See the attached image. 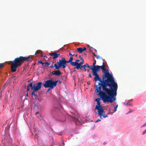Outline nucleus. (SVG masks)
<instances>
[{"label": "nucleus", "mask_w": 146, "mask_h": 146, "mask_svg": "<svg viewBox=\"0 0 146 146\" xmlns=\"http://www.w3.org/2000/svg\"><path fill=\"white\" fill-rule=\"evenodd\" d=\"M103 75V80H101L98 73H93V75L95 76V81L100 82L98 85H95V87L97 95L101 98L104 103H112L117 100L116 96L118 86L108 70Z\"/></svg>", "instance_id": "nucleus-1"}, {"label": "nucleus", "mask_w": 146, "mask_h": 146, "mask_svg": "<svg viewBox=\"0 0 146 146\" xmlns=\"http://www.w3.org/2000/svg\"><path fill=\"white\" fill-rule=\"evenodd\" d=\"M32 57L30 56L26 57L20 56L15 58L13 61H10L8 62L9 64H11V69L12 72L16 71L17 68L22 64V63L24 62H28L32 60Z\"/></svg>", "instance_id": "nucleus-2"}, {"label": "nucleus", "mask_w": 146, "mask_h": 146, "mask_svg": "<svg viewBox=\"0 0 146 146\" xmlns=\"http://www.w3.org/2000/svg\"><path fill=\"white\" fill-rule=\"evenodd\" d=\"M101 98H98L96 99L95 101L97 102V105H96L95 108V110H98L97 112H96L95 111L96 113L100 115V119H98L97 120L95 121V122L96 123L99 121H101V119H102L103 118H106L108 117L107 115H105V112L104 111V109L102 107L100 104V101L101 100Z\"/></svg>", "instance_id": "nucleus-3"}, {"label": "nucleus", "mask_w": 146, "mask_h": 146, "mask_svg": "<svg viewBox=\"0 0 146 146\" xmlns=\"http://www.w3.org/2000/svg\"><path fill=\"white\" fill-rule=\"evenodd\" d=\"M71 58H70L68 61L65 60V58L62 57L61 59L59 60L57 62V64H54V67L56 69L58 70L61 67L62 68H65L67 65V63H70L71 61Z\"/></svg>", "instance_id": "nucleus-4"}, {"label": "nucleus", "mask_w": 146, "mask_h": 146, "mask_svg": "<svg viewBox=\"0 0 146 146\" xmlns=\"http://www.w3.org/2000/svg\"><path fill=\"white\" fill-rule=\"evenodd\" d=\"M79 58H80V59L82 60V62H80L79 63H78L80 61L79 60L76 59V62H74L72 61L73 60V57H70V58H72L71 59V61L70 62L71 65L73 66H75V68L78 70L80 69V66L84 63V62L83 58L81 57L80 55L79 56Z\"/></svg>", "instance_id": "nucleus-5"}, {"label": "nucleus", "mask_w": 146, "mask_h": 146, "mask_svg": "<svg viewBox=\"0 0 146 146\" xmlns=\"http://www.w3.org/2000/svg\"><path fill=\"white\" fill-rule=\"evenodd\" d=\"M58 81L55 80V81H53L52 79L48 80L45 82L43 85L45 88H50L52 89L56 86L57 83Z\"/></svg>", "instance_id": "nucleus-6"}, {"label": "nucleus", "mask_w": 146, "mask_h": 146, "mask_svg": "<svg viewBox=\"0 0 146 146\" xmlns=\"http://www.w3.org/2000/svg\"><path fill=\"white\" fill-rule=\"evenodd\" d=\"M42 84L43 83L42 82H39L36 83V86H35V84L31 83L27 86L26 92H28V91L29 90V87H31V89L33 90H34V91H38L41 89L42 85Z\"/></svg>", "instance_id": "nucleus-7"}, {"label": "nucleus", "mask_w": 146, "mask_h": 146, "mask_svg": "<svg viewBox=\"0 0 146 146\" xmlns=\"http://www.w3.org/2000/svg\"><path fill=\"white\" fill-rule=\"evenodd\" d=\"M72 113L76 116L72 118L73 121L77 125L82 124V120L80 117H78L77 113L76 112H74Z\"/></svg>", "instance_id": "nucleus-8"}, {"label": "nucleus", "mask_w": 146, "mask_h": 146, "mask_svg": "<svg viewBox=\"0 0 146 146\" xmlns=\"http://www.w3.org/2000/svg\"><path fill=\"white\" fill-rule=\"evenodd\" d=\"M49 54L51 56H52V58L53 59H55L57 58L58 56L60 55V53H57L56 52H54L53 53H50Z\"/></svg>", "instance_id": "nucleus-9"}, {"label": "nucleus", "mask_w": 146, "mask_h": 146, "mask_svg": "<svg viewBox=\"0 0 146 146\" xmlns=\"http://www.w3.org/2000/svg\"><path fill=\"white\" fill-rule=\"evenodd\" d=\"M94 68H92V73H97V72L100 70L99 66H94Z\"/></svg>", "instance_id": "nucleus-10"}, {"label": "nucleus", "mask_w": 146, "mask_h": 146, "mask_svg": "<svg viewBox=\"0 0 146 146\" xmlns=\"http://www.w3.org/2000/svg\"><path fill=\"white\" fill-rule=\"evenodd\" d=\"M51 73H52L50 74V75L53 74L56 76H59L61 74L60 71L58 70L56 71H53Z\"/></svg>", "instance_id": "nucleus-11"}, {"label": "nucleus", "mask_w": 146, "mask_h": 146, "mask_svg": "<svg viewBox=\"0 0 146 146\" xmlns=\"http://www.w3.org/2000/svg\"><path fill=\"white\" fill-rule=\"evenodd\" d=\"M90 66H89V65L88 64H86L84 65H81V66L80 67V69L81 70H83V68H90Z\"/></svg>", "instance_id": "nucleus-12"}, {"label": "nucleus", "mask_w": 146, "mask_h": 146, "mask_svg": "<svg viewBox=\"0 0 146 146\" xmlns=\"http://www.w3.org/2000/svg\"><path fill=\"white\" fill-rule=\"evenodd\" d=\"M100 69L101 68L103 70V72L104 73V74H105V72H106V71L107 70H106L105 68V65L103 64L102 66H100Z\"/></svg>", "instance_id": "nucleus-13"}, {"label": "nucleus", "mask_w": 146, "mask_h": 146, "mask_svg": "<svg viewBox=\"0 0 146 146\" xmlns=\"http://www.w3.org/2000/svg\"><path fill=\"white\" fill-rule=\"evenodd\" d=\"M77 50L80 53H82L83 51L82 48L81 47L77 48Z\"/></svg>", "instance_id": "nucleus-14"}, {"label": "nucleus", "mask_w": 146, "mask_h": 146, "mask_svg": "<svg viewBox=\"0 0 146 146\" xmlns=\"http://www.w3.org/2000/svg\"><path fill=\"white\" fill-rule=\"evenodd\" d=\"M34 91V90H33L31 94L32 95H34L35 97V99L36 100V95L35 94V91Z\"/></svg>", "instance_id": "nucleus-15"}, {"label": "nucleus", "mask_w": 146, "mask_h": 146, "mask_svg": "<svg viewBox=\"0 0 146 146\" xmlns=\"http://www.w3.org/2000/svg\"><path fill=\"white\" fill-rule=\"evenodd\" d=\"M35 115L38 118H40L41 117V115H40L39 112H37L35 113Z\"/></svg>", "instance_id": "nucleus-16"}, {"label": "nucleus", "mask_w": 146, "mask_h": 146, "mask_svg": "<svg viewBox=\"0 0 146 146\" xmlns=\"http://www.w3.org/2000/svg\"><path fill=\"white\" fill-rule=\"evenodd\" d=\"M4 65V63H0V70L1 69Z\"/></svg>", "instance_id": "nucleus-17"}, {"label": "nucleus", "mask_w": 146, "mask_h": 146, "mask_svg": "<svg viewBox=\"0 0 146 146\" xmlns=\"http://www.w3.org/2000/svg\"><path fill=\"white\" fill-rule=\"evenodd\" d=\"M118 105L117 104L116 106L115 107V108H114V112H115L116 111L117 108L118 107Z\"/></svg>", "instance_id": "nucleus-18"}, {"label": "nucleus", "mask_w": 146, "mask_h": 146, "mask_svg": "<svg viewBox=\"0 0 146 146\" xmlns=\"http://www.w3.org/2000/svg\"><path fill=\"white\" fill-rule=\"evenodd\" d=\"M53 110L54 111H58L59 110V109L57 108H55Z\"/></svg>", "instance_id": "nucleus-19"}, {"label": "nucleus", "mask_w": 146, "mask_h": 146, "mask_svg": "<svg viewBox=\"0 0 146 146\" xmlns=\"http://www.w3.org/2000/svg\"><path fill=\"white\" fill-rule=\"evenodd\" d=\"M40 52V50H38L35 52V54H36Z\"/></svg>", "instance_id": "nucleus-20"}, {"label": "nucleus", "mask_w": 146, "mask_h": 146, "mask_svg": "<svg viewBox=\"0 0 146 146\" xmlns=\"http://www.w3.org/2000/svg\"><path fill=\"white\" fill-rule=\"evenodd\" d=\"M84 70V71H86L87 70H88V71H89V70H87L85 68H83V70Z\"/></svg>", "instance_id": "nucleus-21"}, {"label": "nucleus", "mask_w": 146, "mask_h": 146, "mask_svg": "<svg viewBox=\"0 0 146 146\" xmlns=\"http://www.w3.org/2000/svg\"><path fill=\"white\" fill-rule=\"evenodd\" d=\"M44 64H45V65H46L47 66H48L50 65V63L48 62H45L44 63Z\"/></svg>", "instance_id": "nucleus-22"}, {"label": "nucleus", "mask_w": 146, "mask_h": 146, "mask_svg": "<svg viewBox=\"0 0 146 146\" xmlns=\"http://www.w3.org/2000/svg\"><path fill=\"white\" fill-rule=\"evenodd\" d=\"M90 66V68L89 69H91V70H92V69L94 68V66L93 65V66Z\"/></svg>", "instance_id": "nucleus-23"}, {"label": "nucleus", "mask_w": 146, "mask_h": 146, "mask_svg": "<svg viewBox=\"0 0 146 146\" xmlns=\"http://www.w3.org/2000/svg\"><path fill=\"white\" fill-rule=\"evenodd\" d=\"M96 61L95 60H94V63H93V65L94 66H95V64H96Z\"/></svg>", "instance_id": "nucleus-24"}, {"label": "nucleus", "mask_w": 146, "mask_h": 146, "mask_svg": "<svg viewBox=\"0 0 146 146\" xmlns=\"http://www.w3.org/2000/svg\"><path fill=\"white\" fill-rule=\"evenodd\" d=\"M39 63H40L41 64H42L43 65V64H44V63L43 62L41 61L40 60V61H39Z\"/></svg>", "instance_id": "nucleus-25"}, {"label": "nucleus", "mask_w": 146, "mask_h": 146, "mask_svg": "<svg viewBox=\"0 0 146 146\" xmlns=\"http://www.w3.org/2000/svg\"><path fill=\"white\" fill-rule=\"evenodd\" d=\"M97 56V59H98L99 58L102 59V58L100 56L98 55Z\"/></svg>", "instance_id": "nucleus-26"}, {"label": "nucleus", "mask_w": 146, "mask_h": 146, "mask_svg": "<svg viewBox=\"0 0 146 146\" xmlns=\"http://www.w3.org/2000/svg\"><path fill=\"white\" fill-rule=\"evenodd\" d=\"M48 88L47 89V91L46 92V93H47L50 90V89H51V88Z\"/></svg>", "instance_id": "nucleus-27"}, {"label": "nucleus", "mask_w": 146, "mask_h": 146, "mask_svg": "<svg viewBox=\"0 0 146 146\" xmlns=\"http://www.w3.org/2000/svg\"><path fill=\"white\" fill-rule=\"evenodd\" d=\"M124 104H125V105L126 106L130 105V104H129L128 102L127 103H124Z\"/></svg>", "instance_id": "nucleus-28"}, {"label": "nucleus", "mask_w": 146, "mask_h": 146, "mask_svg": "<svg viewBox=\"0 0 146 146\" xmlns=\"http://www.w3.org/2000/svg\"><path fill=\"white\" fill-rule=\"evenodd\" d=\"M83 51L86 50V48L85 47H84L83 48H82Z\"/></svg>", "instance_id": "nucleus-29"}, {"label": "nucleus", "mask_w": 146, "mask_h": 146, "mask_svg": "<svg viewBox=\"0 0 146 146\" xmlns=\"http://www.w3.org/2000/svg\"><path fill=\"white\" fill-rule=\"evenodd\" d=\"M146 133V129L143 132V135Z\"/></svg>", "instance_id": "nucleus-30"}, {"label": "nucleus", "mask_w": 146, "mask_h": 146, "mask_svg": "<svg viewBox=\"0 0 146 146\" xmlns=\"http://www.w3.org/2000/svg\"><path fill=\"white\" fill-rule=\"evenodd\" d=\"M72 54L70 52H69V56L72 57Z\"/></svg>", "instance_id": "nucleus-31"}, {"label": "nucleus", "mask_w": 146, "mask_h": 146, "mask_svg": "<svg viewBox=\"0 0 146 146\" xmlns=\"http://www.w3.org/2000/svg\"><path fill=\"white\" fill-rule=\"evenodd\" d=\"M2 96V92H0V99L1 98Z\"/></svg>", "instance_id": "nucleus-32"}, {"label": "nucleus", "mask_w": 146, "mask_h": 146, "mask_svg": "<svg viewBox=\"0 0 146 146\" xmlns=\"http://www.w3.org/2000/svg\"><path fill=\"white\" fill-rule=\"evenodd\" d=\"M145 126H146V123H145L141 127H144Z\"/></svg>", "instance_id": "nucleus-33"}, {"label": "nucleus", "mask_w": 146, "mask_h": 146, "mask_svg": "<svg viewBox=\"0 0 146 146\" xmlns=\"http://www.w3.org/2000/svg\"><path fill=\"white\" fill-rule=\"evenodd\" d=\"M36 135L37 136H39L40 135V133H36Z\"/></svg>", "instance_id": "nucleus-34"}, {"label": "nucleus", "mask_w": 146, "mask_h": 146, "mask_svg": "<svg viewBox=\"0 0 146 146\" xmlns=\"http://www.w3.org/2000/svg\"><path fill=\"white\" fill-rule=\"evenodd\" d=\"M92 53L93 54L94 56H97V55L96 54L94 53L93 52Z\"/></svg>", "instance_id": "nucleus-35"}, {"label": "nucleus", "mask_w": 146, "mask_h": 146, "mask_svg": "<svg viewBox=\"0 0 146 146\" xmlns=\"http://www.w3.org/2000/svg\"><path fill=\"white\" fill-rule=\"evenodd\" d=\"M89 76L90 78H91L92 77V75L91 74H89Z\"/></svg>", "instance_id": "nucleus-36"}, {"label": "nucleus", "mask_w": 146, "mask_h": 146, "mask_svg": "<svg viewBox=\"0 0 146 146\" xmlns=\"http://www.w3.org/2000/svg\"><path fill=\"white\" fill-rule=\"evenodd\" d=\"M26 96L27 97L28 96V92H26Z\"/></svg>", "instance_id": "nucleus-37"}, {"label": "nucleus", "mask_w": 146, "mask_h": 146, "mask_svg": "<svg viewBox=\"0 0 146 146\" xmlns=\"http://www.w3.org/2000/svg\"><path fill=\"white\" fill-rule=\"evenodd\" d=\"M54 66H53V65H51V66H50V67L51 68H54Z\"/></svg>", "instance_id": "nucleus-38"}, {"label": "nucleus", "mask_w": 146, "mask_h": 146, "mask_svg": "<svg viewBox=\"0 0 146 146\" xmlns=\"http://www.w3.org/2000/svg\"><path fill=\"white\" fill-rule=\"evenodd\" d=\"M74 56H75L76 57H77V58H78V55H77V54H76V55H74Z\"/></svg>", "instance_id": "nucleus-39"}, {"label": "nucleus", "mask_w": 146, "mask_h": 146, "mask_svg": "<svg viewBox=\"0 0 146 146\" xmlns=\"http://www.w3.org/2000/svg\"><path fill=\"white\" fill-rule=\"evenodd\" d=\"M76 70H74L72 72H73L76 71Z\"/></svg>", "instance_id": "nucleus-40"}, {"label": "nucleus", "mask_w": 146, "mask_h": 146, "mask_svg": "<svg viewBox=\"0 0 146 146\" xmlns=\"http://www.w3.org/2000/svg\"><path fill=\"white\" fill-rule=\"evenodd\" d=\"M74 55H75V54H72V57H73V56H74Z\"/></svg>", "instance_id": "nucleus-41"}, {"label": "nucleus", "mask_w": 146, "mask_h": 146, "mask_svg": "<svg viewBox=\"0 0 146 146\" xmlns=\"http://www.w3.org/2000/svg\"><path fill=\"white\" fill-rule=\"evenodd\" d=\"M63 79H64L65 80L66 79V78H63Z\"/></svg>", "instance_id": "nucleus-42"}, {"label": "nucleus", "mask_w": 146, "mask_h": 146, "mask_svg": "<svg viewBox=\"0 0 146 146\" xmlns=\"http://www.w3.org/2000/svg\"><path fill=\"white\" fill-rule=\"evenodd\" d=\"M63 79H64L65 80L66 79V78H63Z\"/></svg>", "instance_id": "nucleus-43"}, {"label": "nucleus", "mask_w": 146, "mask_h": 146, "mask_svg": "<svg viewBox=\"0 0 146 146\" xmlns=\"http://www.w3.org/2000/svg\"><path fill=\"white\" fill-rule=\"evenodd\" d=\"M63 144L64 145V142H63Z\"/></svg>", "instance_id": "nucleus-44"}, {"label": "nucleus", "mask_w": 146, "mask_h": 146, "mask_svg": "<svg viewBox=\"0 0 146 146\" xmlns=\"http://www.w3.org/2000/svg\"><path fill=\"white\" fill-rule=\"evenodd\" d=\"M59 81H58V82H59V83H61V82L60 81H59Z\"/></svg>", "instance_id": "nucleus-45"}, {"label": "nucleus", "mask_w": 146, "mask_h": 146, "mask_svg": "<svg viewBox=\"0 0 146 146\" xmlns=\"http://www.w3.org/2000/svg\"><path fill=\"white\" fill-rule=\"evenodd\" d=\"M106 144V143H105V142H104V144Z\"/></svg>", "instance_id": "nucleus-46"}, {"label": "nucleus", "mask_w": 146, "mask_h": 146, "mask_svg": "<svg viewBox=\"0 0 146 146\" xmlns=\"http://www.w3.org/2000/svg\"><path fill=\"white\" fill-rule=\"evenodd\" d=\"M35 131H36V128H35Z\"/></svg>", "instance_id": "nucleus-47"}, {"label": "nucleus", "mask_w": 146, "mask_h": 146, "mask_svg": "<svg viewBox=\"0 0 146 146\" xmlns=\"http://www.w3.org/2000/svg\"><path fill=\"white\" fill-rule=\"evenodd\" d=\"M84 54L85 55H86V53H84Z\"/></svg>", "instance_id": "nucleus-48"}, {"label": "nucleus", "mask_w": 146, "mask_h": 146, "mask_svg": "<svg viewBox=\"0 0 146 146\" xmlns=\"http://www.w3.org/2000/svg\"><path fill=\"white\" fill-rule=\"evenodd\" d=\"M102 60H103V61H104V59H102Z\"/></svg>", "instance_id": "nucleus-49"}, {"label": "nucleus", "mask_w": 146, "mask_h": 146, "mask_svg": "<svg viewBox=\"0 0 146 146\" xmlns=\"http://www.w3.org/2000/svg\"><path fill=\"white\" fill-rule=\"evenodd\" d=\"M131 100H129L128 102H129V101H130Z\"/></svg>", "instance_id": "nucleus-50"}, {"label": "nucleus", "mask_w": 146, "mask_h": 146, "mask_svg": "<svg viewBox=\"0 0 146 146\" xmlns=\"http://www.w3.org/2000/svg\"><path fill=\"white\" fill-rule=\"evenodd\" d=\"M36 106V105H35L34 106Z\"/></svg>", "instance_id": "nucleus-51"}]
</instances>
